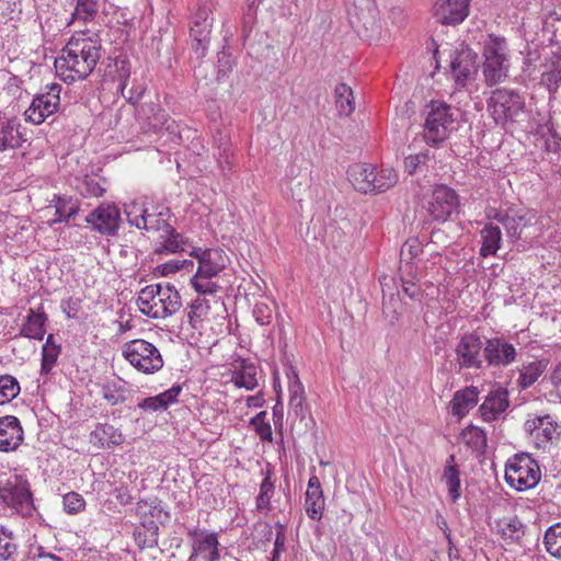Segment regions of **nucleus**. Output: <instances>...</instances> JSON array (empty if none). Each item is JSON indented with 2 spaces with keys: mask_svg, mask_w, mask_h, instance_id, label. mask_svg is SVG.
<instances>
[{
  "mask_svg": "<svg viewBox=\"0 0 561 561\" xmlns=\"http://www.w3.org/2000/svg\"><path fill=\"white\" fill-rule=\"evenodd\" d=\"M102 54V41L96 32L73 34L56 57L57 76L67 83L88 78L96 67Z\"/></svg>",
  "mask_w": 561,
  "mask_h": 561,
  "instance_id": "f257e3e1",
  "label": "nucleus"
},
{
  "mask_svg": "<svg viewBox=\"0 0 561 561\" xmlns=\"http://www.w3.org/2000/svg\"><path fill=\"white\" fill-rule=\"evenodd\" d=\"M460 122L459 108L443 101L432 100L424 110V141L431 147L439 148L458 130Z\"/></svg>",
  "mask_w": 561,
  "mask_h": 561,
  "instance_id": "f03ea898",
  "label": "nucleus"
},
{
  "mask_svg": "<svg viewBox=\"0 0 561 561\" xmlns=\"http://www.w3.org/2000/svg\"><path fill=\"white\" fill-rule=\"evenodd\" d=\"M137 306L149 318L165 319L180 310L182 299L173 285L158 283L140 289Z\"/></svg>",
  "mask_w": 561,
  "mask_h": 561,
  "instance_id": "7ed1b4c3",
  "label": "nucleus"
},
{
  "mask_svg": "<svg viewBox=\"0 0 561 561\" xmlns=\"http://www.w3.org/2000/svg\"><path fill=\"white\" fill-rule=\"evenodd\" d=\"M123 358L138 373L153 375L164 365L160 350L151 342L135 339L122 345Z\"/></svg>",
  "mask_w": 561,
  "mask_h": 561,
  "instance_id": "20e7f679",
  "label": "nucleus"
},
{
  "mask_svg": "<svg viewBox=\"0 0 561 561\" xmlns=\"http://www.w3.org/2000/svg\"><path fill=\"white\" fill-rule=\"evenodd\" d=\"M524 94L514 89L500 88L492 91L488 100V111L496 124L515 123L525 113Z\"/></svg>",
  "mask_w": 561,
  "mask_h": 561,
  "instance_id": "39448f33",
  "label": "nucleus"
},
{
  "mask_svg": "<svg viewBox=\"0 0 561 561\" xmlns=\"http://www.w3.org/2000/svg\"><path fill=\"white\" fill-rule=\"evenodd\" d=\"M0 499L22 516H31L35 510L30 483L18 472L10 473L0 482Z\"/></svg>",
  "mask_w": 561,
  "mask_h": 561,
  "instance_id": "423d86ee",
  "label": "nucleus"
},
{
  "mask_svg": "<svg viewBox=\"0 0 561 561\" xmlns=\"http://www.w3.org/2000/svg\"><path fill=\"white\" fill-rule=\"evenodd\" d=\"M505 480L516 491H526L537 485L540 469L528 454H516L505 466Z\"/></svg>",
  "mask_w": 561,
  "mask_h": 561,
  "instance_id": "0eeeda50",
  "label": "nucleus"
},
{
  "mask_svg": "<svg viewBox=\"0 0 561 561\" xmlns=\"http://www.w3.org/2000/svg\"><path fill=\"white\" fill-rule=\"evenodd\" d=\"M525 430L534 446L542 450H547L561 436V424L550 414L538 415L527 420Z\"/></svg>",
  "mask_w": 561,
  "mask_h": 561,
  "instance_id": "6e6552de",
  "label": "nucleus"
},
{
  "mask_svg": "<svg viewBox=\"0 0 561 561\" xmlns=\"http://www.w3.org/2000/svg\"><path fill=\"white\" fill-rule=\"evenodd\" d=\"M61 85L51 83L46 85V91L34 96L31 105L24 112L25 121L39 125L47 117L55 114L60 106Z\"/></svg>",
  "mask_w": 561,
  "mask_h": 561,
  "instance_id": "1a4fd4ad",
  "label": "nucleus"
},
{
  "mask_svg": "<svg viewBox=\"0 0 561 561\" xmlns=\"http://www.w3.org/2000/svg\"><path fill=\"white\" fill-rule=\"evenodd\" d=\"M459 207V197L455 190L437 185L427 197L425 208L433 221L445 222Z\"/></svg>",
  "mask_w": 561,
  "mask_h": 561,
  "instance_id": "9d476101",
  "label": "nucleus"
},
{
  "mask_svg": "<svg viewBox=\"0 0 561 561\" xmlns=\"http://www.w3.org/2000/svg\"><path fill=\"white\" fill-rule=\"evenodd\" d=\"M186 535L192 547V553L187 561L219 560V540L216 531L194 527L187 529Z\"/></svg>",
  "mask_w": 561,
  "mask_h": 561,
  "instance_id": "9b49d317",
  "label": "nucleus"
},
{
  "mask_svg": "<svg viewBox=\"0 0 561 561\" xmlns=\"http://www.w3.org/2000/svg\"><path fill=\"white\" fill-rule=\"evenodd\" d=\"M459 369H481L483 364V344L476 333L463 334L455 347Z\"/></svg>",
  "mask_w": 561,
  "mask_h": 561,
  "instance_id": "f8f14e48",
  "label": "nucleus"
},
{
  "mask_svg": "<svg viewBox=\"0 0 561 561\" xmlns=\"http://www.w3.org/2000/svg\"><path fill=\"white\" fill-rule=\"evenodd\" d=\"M517 355L515 345L503 337L486 339L483 343V358L489 367L506 368L516 362Z\"/></svg>",
  "mask_w": 561,
  "mask_h": 561,
  "instance_id": "ddd939ff",
  "label": "nucleus"
},
{
  "mask_svg": "<svg viewBox=\"0 0 561 561\" xmlns=\"http://www.w3.org/2000/svg\"><path fill=\"white\" fill-rule=\"evenodd\" d=\"M478 55L469 47H462L451 55L450 71L455 82L465 87L472 80L478 71Z\"/></svg>",
  "mask_w": 561,
  "mask_h": 561,
  "instance_id": "4468645a",
  "label": "nucleus"
},
{
  "mask_svg": "<svg viewBox=\"0 0 561 561\" xmlns=\"http://www.w3.org/2000/svg\"><path fill=\"white\" fill-rule=\"evenodd\" d=\"M221 307H224V301L219 296L197 295L185 309L190 325L195 330L203 328L211 310Z\"/></svg>",
  "mask_w": 561,
  "mask_h": 561,
  "instance_id": "2eb2a0df",
  "label": "nucleus"
},
{
  "mask_svg": "<svg viewBox=\"0 0 561 561\" xmlns=\"http://www.w3.org/2000/svg\"><path fill=\"white\" fill-rule=\"evenodd\" d=\"M89 443L96 449L113 450L125 443V435L121 427L99 422L89 434Z\"/></svg>",
  "mask_w": 561,
  "mask_h": 561,
  "instance_id": "dca6fc26",
  "label": "nucleus"
},
{
  "mask_svg": "<svg viewBox=\"0 0 561 561\" xmlns=\"http://www.w3.org/2000/svg\"><path fill=\"white\" fill-rule=\"evenodd\" d=\"M87 221L99 232L114 236L119 228L121 213L115 205H101L90 214Z\"/></svg>",
  "mask_w": 561,
  "mask_h": 561,
  "instance_id": "f3484780",
  "label": "nucleus"
},
{
  "mask_svg": "<svg viewBox=\"0 0 561 561\" xmlns=\"http://www.w3.org/2000/svg\"><path fill=\"white\" fill-rule=\"evenodd\" d=\"M471 0H439L435 4V15L443 24L456 25L469 14Z\"/></svg>",
  "mask_w": 561,
  "mask_h": 561,
  "instance_id": "a211bd4d",
  "label": "nucleus"
},
{
  "mask_svg": "<svg viewBox=\"0 0 561 561\" xmlns=\"http://www.w3.org/2000/svg\"><path fill=\"white\" fill-rule=\"evenodd\" d=\"M261 476L263 477L260 483L259 494L255 497V508L259 513L267 515L272 510V497L275 494L276 488V478H275V469L270 463L261 469Z\"/></svg>",
  "mask_w": 561,
  "mask_h": 561,
  "instance_id": "6ab92c4d",
  "label": "nucleus"
},
{
  "mask_svg": "<svg viewBox=\"0 0 561 561\" xmlns=\"http://www.w3.org/2000/svg\"><path fill=\"white\" fill-rule=\"evenodd\" d=\"M136 515L141 527H148V523H150L154 529H159V525L170 518L169 513L164 511L158 499L140 500L136 505Z\"/></svg>",
  "mask_w": 561,
  "mask_h": 561,
  "instance_id": "aec40b11",
  "label": "nucleus"
},
{
  "mask_svg": "<svg viewBox=\"0 0 561 561\" xmlns=\"http://www.w3.org/2000/svg\"><path fill=\"white\" fill-rule=\"evenodd\" d=\"M23 442V428L20 420L13 415L0 419V450H15Z\"/></svg>",
  "mask_w": 561,
  "mask_h": 561,
  "instance_id": "412c9836",
  "label": "nucleus"
},
{
  "mask_svg": "<svg viewBox=\"0 0 561 561\" xmlns=\"http://www.w3.org/2000/svg\"><path fill=\"white\" fill-rule=\"evenodd\" d=\"M325 508V499L319 478L312 474L308 480L305 510L307 516L312 520H320Z\"/></svg>",
  "mask_w": 561,
  "mask_h": 561,
  "instance_id": "4be33fe9",
  "label": "nucleus"
},
{
  "mask_svg": "<svg viewBox=\"0 0 561 561\" xmlns=\"http://www.w3.org/2000/svg\"><path fill=\"white\" fill-rule=\"evenodd\" d=\"M510 407L508 392L505 389L491 391L479 408L485 422L497 420Z\"/></svg>",
  "mask_w": 561,
  "mask_h": 561,
  "instance_id": "5701e85b",
  "label": "nucleus"
},
{
  "mask_svg": "<svg viewBox=\"0 0 561 561\" xmlns=\"http://www.w3.org/2000/svg\"><path fill=\"white\" fill-rule=\"evenodd\" d=\"M181 392L182 386L180 383H174L171 388L157 396L145 398L137 407L149 412L165 411L170 405L178 401Z\"/></svg>",
  "mask_w": 561,
  "mask_h": 561,
  "instance_id": "b1692460",
  "label": "nucleus"
},
{
  "mask_svg": "<svg viewBox=\"0 0 561 561\" xmlns=\"http://www.w3.org/2000/svg\"><path fill=\"white\" fill-rule=\"evenodd\" d=\"M259 369L255 364L250 360L242 359L234 366L231 376V382L237 388H244L247 390H254L259 387L257 380Z\"/></svg>",
  "mask_w": 561,
  "mask_h": 561,
  "instance_id": "393cba45",
  "label": "nucleus"
},
{
  "mask_svg": "<svg viewBox=\"0 0 561 561\" xmlns=\"http://www.w3.org/2000/svg\"><path fill=\"white\" fill-rule=\"evenodd\" d=\"M187 240L179 233L173 227H167L165 232L159 234L154 253L157 254H174L185 251Z\"/></svg>",
  "mask_w": 561,
  "mask_h": 561,
  "instance_id": "a878e982",
  "label": "nucleus"
},
{
  "mask_svg": "<svg viewBox=\"0 0 561 561\" xmlns=\"http://www.w3.org/2000/svg\"><path fill=\"white\" fill-rule=\"evenodd\" d=\"M478 397L479 390L474 386L456 391L450 401L453 415L457 416L458 420L466 416L477 405Z\"/></svg>",
  "mask_w": 561,
  "mask_h": 561,
  "instance_id": "bb28decb",
  "label": "nucleus"
},
{
  "mask_svg": "<svg viewBox=\"0 0 561 561\" xmlns=\"http://www.w3.org/2000/svg\"><path fill=\"white\" fill-rule=\"evenodd\" d=\"M543 67L540 84L547 88L550 95H553L561 85V50L547 59Z\"/></svg>",
  "mask_w": 561,
  "mask_h": 561,
  "instance_id": "cd10ccee",
  "label": "nucleus"
},
{
  "mask_svg": "<svg viewBox=\"0 0 561 561\" xmlns=\"http://www.w3.org/2000/svg\"><path fill=\"white\" fill-rule=\"evenodd\" d=\"M47 314L43 309L35 311L30 309L25 322L22 324L20 335L42 341L46 333Z\"/></svg>",
  "mask_w": 561,
  "mask_h": 561,
  "instance_id": "c85d7f7f",
  "label": "nucleus"
},
{
  "mask_svg": "<svg viewBox=\"0 0 561 561\" xmlns=\"http://www.w3.org/2000/svg\"><path fill=\"white\" fill-rule=\"evenodd\" d=\"M138 115L148 129L152 131L162 129L169 121L168 113L156 102L142 104Z\"/></svg>",
  "mask_w": 561,
  "mask_h": 561,
  "instance_id": "c756f323",
  "label": "nucleus"
},
{
  "mask_svg": "<svg viewBox=\"0 0 561 561\" xmlns=\"http://www.w3.org/2000/svg\"><path fill=\"white\" fill-rule=\"evenodd\" d=\"M481 247L480 255L482 257L493 256L502 245V231L499 226L488 222L480 231Z\"/></svg>",
  "mask_w": 561,
  "mask_h": 561,
  "instance_id": "7c9ffc66",
  "label": "nucleus"
},
{
  "mask_svg": "<svg viewBox=\"0 0 561 561\" xmlns=\"http://www.w3.org/2000/svg\"><path fill=\"white\" fill-rule=\"evenodd\" d=\"M21 125L15 118L0 121V152L16 149L22 146L24 139L20 131Z\"/></svg>",
  "mask_w": 561,
  "mask_h": 561,
  "instance_id": "2f4dec72",
  "label": "nucleus"
},
{
  "mask_svg": "<svg viewBox=\"0 0 561 561\" xmlns=\"http://www.w3.org/2000/svg\"><path fill=\"white\" fill-rule=\"evenodd\" d=\"M374 173V167L368 163H354L347 169L348 181L352 183L356 191L365 194L371 193V174Z\"/></svg>",
  "mask_w": 561,
  "mask_h": 561,
  "instance_id": "473e14b6",
  "label": "nucleus"
},
{
  "mask_svg": "<svg viewBox=\"0 0 561 561\" xmlns=\"http://www.w3.org/2000/svg\"><path fill=\"white\" fill-rule=\"evenodd\" d=\"M442 480L448 490L450 501L454 503L457 502L461 497V481L460 470L455 465L454 455H450L446 460Z\"/></svg>",
  "mask_w": 561,
  "mask_h": 561,
  "instance_id": "72a5a7b5",
  "label": "nucleus"
},
{
  "mask_svg": "<svg viewBox=\"0 0 561 561\" xmlns=\"http://www.w3.org/2000/svg\"><path fill=\"white\" fill-rule=\"evenodd\" d=\"M107 182L98 174L85 175L76 180V191L84 198L101 197L105 194Z\"/></svg>",
  "mask_w": 561,
  "mask_h": 561,
  "instance_id": "f704fd0d",
  "label": "nucleus"
},
{
  "mask_svg": "<svg viewBox=\"0 0 561 561\" xmlns=\"http://www.w3.org/2000/svg\"><path fill=\"white\" fill-rule=\"evenodd\" d=\"M548 359H537L523 365L519 369L517 386L525 390L531 387L548 367Z\"/></svg>",
  "mask_w": 561,
  "mask_h": 561,
  "instance_id": "c9c22d12",
  "label": "nucleus"
},
{
  "mask_svg": "<svg viewBox=\"0 0 561 561\" xmlns=\"http://www.w3.org/2000/svg\"><path fill=\"white\" fill-rule=\"evenodd\" d=\"M102 398L111 405L124 403L128 399L129 389L123 379L107 380L101 386Z\"/></svg>",
  "mask_w": 561,
  "mask_h": 561,
  "instance_id": "e433bc0d",
  "label": "nucleus"
},
{
  "mask_svg": "<svg viewBox=\"0 0 561 561\" xmlns=\"http://www.w3.org/2000/svg\"><path fill=\"white\" fill-rule=\"evenodd\" d=\"M510 59H486L483 61V75L485 83L493 87L504 81L508 76Z\"/></svg>",
  "mask_w": 561,
  "mask_h": 561,
  "instance_id": "4c0bfd02",
  "label": "nucleus"
},
{
  "mask_svg": "<svg viewBox=\"0 0 561 561\" xmlns=\"http://www.w3.org/2000/svg\"><path fill=\"white\" fill-rule=\"evenodd\" d=\"M458 440L460 444L467 446L469 449L478 454H483L486 448L485 432L474 425L465 427L459 434Z\"/></svg>",
  "mask_w": 561,
  "mask_h": 561,
  "instance_id": "58836bf2",
  "label": "nucleus"
},
{
  "mask_svg": "<svg viewBox=\"0 0 561 561\" xmlns=\"http://www.w3.org/2000/svg\"><path fill=\"white\" fill-rule=\"evenodd\" d=\"M226 262L224 252L219 249L210 251L204 256L197 266L196 274L204 275L206 277H216L225 268Z\"/></svg>",
  "mask_w": 561,
  "mask_h": 561,
  "instance_id": "ea45409f",
  "label": "nucleus"
},
{
  "mask_svg": "<svg viewBox=\"0 0 561 561\" xmlns=\"http://www.w3.org/2000/svg\"><path fill=\"white\" fill-rule=\"evenodd\" d=\"M483 57L486 59L508 58V46L505 37L496 34H488L483 41Z\"/></svg>",
  "mask_w": 561,
  "mask_h": 561,
  "instance_id": "a19ab883",
  "label": "nucleus"
},
{
  "mask_svg": "<svg viewBox=\"0 0 561 561\" xmlns=\"http://www.w3.org/2000/svg\"><path fill=\"white\" fill-rule=\"evenodd\" d=\"M60 352L61 346L55 342L54 335L49 334L42 346V363L39 371L42 376L50 374L57 363Z\"/></svg>",
  "mask_w": 561,
  "mask_h": 561,
  "instance_id": "79ce46f5",
  "label": "nucleus"
},
{
  "mask_svg": "<svg viewBox=\"0 0 561 561\" xmlns=\"http://www.w3.org/2000/svg\"><path fill=\"white\" fill-rule=\"evenodd\" d=\"M370 182L371 193H382L398 182V174L392 168L377 169L374 167Z\"/></svg>",
  "mask_w": 561,
  "mask_h": 561,
  "instance_id": "37998d69",
  "label": "nucleus"
},
{
  "mask_svg": "<svg viewBox=\"0 0 561 561\" xmlns=\"http://www.w3.org/2000/svg\"><path fill=\"white\" fill-rule=\"evenodd\" d=\"M335 106L340 115L348 116L355 111V99L351 87L339 83L334 89Z\"/></svg>",
  "mask_w": 561,
  "mask_h": 561,
  "instance_id": "c03bdc74",
  "label": "nucleus"
},
{
  "mask_svg": "<svg viewBox=\"0 0 561 561\" xmlns=\"http://www.w3.org/2000/svg\"><path fill=\"white\" fill-rule=\"evenodd\" d=\"M210 24H192L191 26L190 35L195 43L193 45V49L198 57H204L206 55L210 39Z\"/></svg>",
  "mask_w": 561,
  "mask_h": 561,
  "instance_id": "a18cd8bd",
  "label": "nucleus"
},
{
  "mask_svg": "<svg viewBox=\"0 0 561 561\" xmlns=\"http://www.w3.org/2000/svg\"><path fill=\"white\" fill-rule=\"evenodd\" d=\"M493 218L500 222L511 238H518L522 233L523 217L505 210H494Z\"/></svg>",
  "mask_w": 561,
  "mask_h": 561,
  "instance_id": "49530a36",
  "label": "nucleus"
},
{
  "mask_svg": "<svg viewBox=\"0 0 561 561\" xmlns=\"http://www.w3.org/2000/svg\"><path fill=\"white\" fill-rule=\"evenodd\" d=\"M542 141L546 159L554 163L552 156L561 158V136L552 127H547V131L542 133Z\"/></svg>",
  "mask_w": 561,
  "mask_h": 561,
  "instance_id": "de8ad7c7",
  "label": "nucleus"
},
{
  "mask_svg": "<svg viewBox=\"0 0 561 561\" xmlns=\"http://www.w3.org/2000/svg\"><path fill=\"white\" fill-rule=\"evenodd\" d=\"M78 211L79 205L77 201L58 197L56 217L53 219L51 224L67 222L71 217L76 216Z\"/></svg>",
  "mask_w": 561,
  "mask_h": 561,
  "instance_id": "09e8293b",
  "label": "nucleus"
},
{
  "mask_svg": "<svg viewBox=\"0 0 561 561\" xmlns=\"http://www.w3.org/2000/svg\"><path fill=\"white\" fill-rule=\"evenodd\" d=\"M213 278L214 277H206L204 275L195 273L191 277L190 283L197 293V295H203L207 297L218 296L217 293L219 291L220 286L216 282H214Z\"/></svg>",
  "mask_w": 561,
  "mask_h": 561,
  "instance_id": "8fccbe9b",
  "label": "nucleus"
},
{
  "mask_svg": "<svg viewBox=\"0 0 561 561\" xmlns=\"http://www.w3.org/2000/svg\"><path fill=\"white\" fill-rule=\"evenodd\" d=\"M500 525L501 537L510 543L518 541L524 535L523 524L516 516L503 520Z\"/></svg>",
  "mask_w": 561,
  "mask_h": 561,
  "instance_id": "3c124183",
  "label": "nucleus"
},
{
  "mask_svg": "<svg viewBox=\"0 0 561 561\" xmlns=\"http://www.w3.org/2000/svg\"><path fill=\"white\" fill-rule=\"evenodd\" d=\"M99 12V0H77L72 20L92 21Z\"/></svg>",
  "mask_w": 561,
  "mask_h": 561,
  "instance_id": "603ef678",
  "label": "nucleus"
},
{
  "mask_svg": "<svg viewBox=\"0 0 561 561\" xmlns=\"http://www.w3.org/2000/svg\"><path fill=\"white\" fill-rule=\"evenodd\" d=\"M543 543L551 556L561 559V523L554 524L546 530Z\"/></svg>",
  "mask_w": 561,
  "mask_h": 561,
  "instance_id": "864d4df0",
  "label": "nucleus"
},
{
  "mask_svg": "<svg viewBox=\"0 0 561 561\" xmlns=\"http://www.w3.org/2000/svg\"><path fill=\"white\" fill-rule=\"evenodd\" d=\"M19 393L20 385L13 376H0V405L12 401Z\"/></svg>",
  "mask_w": 561,
  "mask_h": 561,
  "instance_id": "5fc2aeb1",
  "label": "nucleus"
},
{
  "mask_svg": "<svg viewBox=\"0 0 561 561\" xmlns=\"http://www.w3.org/2000/svg\"><path fill=\"white\" fill-rule=\"evenodd\" d=\"M250 425L259 435L261 440L271 443L273 440V432L267 421V412L261 411L250 420Z\"/></svg>",
  "mask_w": 561,
  "mask_h": 561,
  "instance_id": "6e6d98bb",
  "label": "nucleus"
},
{
  "mask_svg": "<svg viewBox=\"0 0 561 561\" xmlns=\"http://www.w3.org/2000/svg\"><path fill=\"white\" fill-rule=\"evenodd\" d=\"M159 529H154L150 523L148 527L137 528L135 530V540L140 549L152 548L158 545Z\"/></svg>",
  "mask_w": 561,
  "mask_h": 561,
  "instance_id": "4d7b16f0",
  "label": "nucleus"
},
{
  "mask_svg": "<svg viewBox=\"0 0 561 561\" xmlns=\"http://www.w3.org/2000/svg\"><path fill=\"white\" fill-rule=\"evenodd\" d=\"M16 552L18 546L12 533L4 527H0V561H10Z\"/></svg>",
  "mask_w": 561,
  "mask_h": 561,
  "instance_id": "13d9d810",
  "label": "nucleus"
},
{
  "mask_svg": "<svg viewBox=\"0 0 561 561\" xmlns=\"http://www.w3.org/2000/svg\"><path fill=\"white\" fill-rule=\"evenodd\" d=\"M125 214L127 216V220L131 226H135L138 229L141 227H146V217L148 210L144 207L142 204L133 202L125 206Z\"/></svg>",
  "mask_w": 561,
  "mask_h": 561,
  "instance_id": "bf43d9fd",
  "label": "nucleus"
},
{
  "mask_svg": "<svg viewBox=\"0 0 561 561\" xmlns=\"http://www.w3.org/2000/svg\"><path fill=\"white\" fill-rule=\"evenodd\" d=\"M114 67L119 81L118 88L122 91V94H124V91H126L127 88V81L131 73V64L126 56H118L115 58Z\"/></svg>",
  "mask_w": 561,
  "mask_h": 561,
  "instance_id": "052dcab7",
  "label": "nucleus"
},
{
  "mask_svg": "<svg viewBox=\"0 0 561 561\" xmlns=\"http://www.w3.org/2000/svg\"><path fill=\"white\" fill-rule=\"evenodd\" d=\"M64 510L67 514L75 515L85 507V500L77 492H68L62 496Z\"/></svg>",
  "mask_w": 561,
  "mask_h": 561,
  "instance_id": "680f3d73",
  "label": "nucleus"
},
{
  "mask_svg": "<svg viewBox=\"0 0 561 561\" xmlns=\"http://www.w3.org/2000/svg\"><path fill=\"white\" fill-rule=\"evenodd\" d=\"M255 322L262 327L272 323L273 306L265 301H257L252 310Z\"/></svg>",
  "mask_w": 561,
  "mask_h": 561,
  "instance_id": "e2e57ef3",
  "label": "nucleus"
},
{
  "mask_svg": "<svg viewBox=\"0 0 561 561\" xmlns=\"http://www.w3.org/2000/svg\"><path fill=\"white\" fill-rule=\"evenodd\" d=\"M274 527L276 529V536L274 540V549L272 551V561H276L286 549V526L277 522Z\"/></svg>",
  "mask_w": 561,
  "mask_h": 561,
  "instance_id": "0e129e2a",
  "label": "nucleus"
},
{
  "mask_svg": "<svg viewBox=\"0 0 561 561\" xmlns=\"http://www.w3.org/2000/svg\"><path fill=\"white\" fill-rule=\"evenodd\" d=\"M428 159V150H424L415 154H409L404 159V169L409 174H414L420 165L424 164Z\"/></svg>",
  "mask_w": 561,
  "mask_h": 561,
  "instance_id": "69168bd1",
  "label": "nucleus"
},
{
  "mask_svg": "<svg viewBox=\"0 0 561 561\" xmlns=\"http://www.w3.org/2000/svg\"><path fill=\"white\" fill-rule=\"evenodd\" d=\"M214 157L216 159L217 167L219 168L222 176L229 178L232 174L233 169H234L233 151L227 152V153L214 154Z\"/></svg>",
  "mask_w": 561,
  "mask_h": 561,
  "instance_id": "338daca9",
  "label": "nucleus"
},
{
  "mask_svg": "<svg viewBox=\"0 0 561 561\" xmlns=\"http://www.w3.org/2000/svg\"><path fill=\"white\" fill-rule=\"evenodd\" d=\"M82 300L78 297H68L61 300L60 308L68 319H78Z\"/></svg>",
  "mask_w": 561,
  "mask_h": 561,
  "instance_id": "774afa93",
  "label": "nucleus"
}]
</instances>
